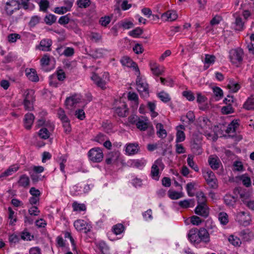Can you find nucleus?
Wrapping results in <instances>:
<instances>
[{
  "label": "nucleus",
  "instance_id": "obj_25",
  "mask_svg": "<svg viewBox=\"0 0 254 254\" xmlns=\"http://www.w3.org/2000/svg\"><path fill=\"white\" fill-rule=\"evenodd\" d=\"M242 200L250 209L254 211V200H249L245 197L246 194L243 192H239Z\"/></svg>",
  "mask_w": 254,
  "mask_h": 254
},
{
  "label": "nucleus",
  "instance_id": "obj_42",
  "mask_svg": "<svg viewBox=\"0 0 254 254\" xmlns=\"http://www.w3.org/2000/svg\"><path fill=\"white\" fill-rule=\"evenodd\" d=\"M213 92L215 96L216 100H219L223 96V92L219 87L215 86L213 88Z\"/></svg>",
  "mask_w": 254,
  "mask_h": 254
},
{
  "label": "nucleus",
  "instance_id": "obj_3",
  "mask_svg": "<svg viewBox=\"0 0 254 254\" xmlns=\"http://www.w3.org/2000/svg\"><path fill=\"white\" fill-rule=\"evenodd\" d=\"M23 105L25 110L31 111L33 109V103L35 101L34 91L32 89L26 90L24 94Z\"/></svg>",
  "mask_w": 254,
  "mask_h": 254
},
{
  "label": "nucleus",
  "instance_id": "obj_11",
  "mask_svg": "<svg viewBox=\"0 0 254 254\" xmlns=\"http://www.w3.org/2000/svg\"><path fill=\"white\" fill-rule=\"evenodd\" d=\"M188 238L190 242L194 245H198L201 243L197 228H192L190 230Z\"/></svg>",
  "mask_w": 254,
  "mask_h": 254
},
{
  "label": "nucleus",
  "instance_id": "obj_43",
  "mask_svg": "<svg viewBox=\"0 0 254 254\" xmlns=\"http://www.w3.org/2000/svg\"><path fill=\"white\" fill-rule=\"evenodd\" d=\"M196 196L197 198L198 204H206V197L203 192L202 191L198 192Z\"/></svg>",
  "mask_w": 254,
  "mask_h": 254
},
{
  "label": "nucleus",
  "instance_id": "obj_18",
  "mask_svg": "<svg viewBox=\"0 0 254 254\" xmlns=\"http://www.w3.org/2000/svg\"><path fill=\"white\" fill-rule=\"evenodd\" d=\"M25 74L27 78L31 81L37 82L39 81V77L36 70L34 68H26Z\"/></svg>",
  "mask_w": 254,
  "mask_h": 254
},
{
  "label": "nucleus",
  "instance_id": "obj_6",
  "mask_svg": "<svg viewBox=\"0 0 254 254\" xmlns=\"http://www.w3.org/2000/svg\"><path fill=\"white\" fill-rule=\"evenodd\" d=\"M88 154L89 160L93 162H100L103 158L102 150L98 147L90 149Z\"/></svg>",
  "mask_w": 254,
  "mask_h": 254
},
{
  "label": "nucleus",
  "instance_id": "obj_44",
  "mask_svg": "<svg viewBox=\"0 0 254 254\" xmlns=\"http://www.w3.org/2000/svg\"><path fill=\"white\" fill-rule=\"evenodd\" d=\"M39 5L40 11L46 12L50 6V2L48 0H41Z\"/></svg>",
  "mask_w": 254,
  "mask_h": 254
},
{
  "label": "nucleus",
  "instance_id": "obj_53",
  "mask_svg": "<svg viewBox=\"0 0 254 254\" xmlns=\"http://www.w3.org/2000/svg\"><path fill=\"white\" fill-rule=\"evenodd\" d=\"M33 238L34 236L26 230L23 231L21 234V238L24 241H31Z\"/></svg>",
  "mask_w": 254,
  "mask_h": 254
},
{
  "label": "nucleus",
  "instance_id": "obj_23",
  "mask_svg": "<svg viewBox=\"0 0 254 254\" xmlns=\"http://www.w3.org/2000/svg\"><path fill=\"white\" fill-rule=\"evenodd\" d=\"M157 129L156 134L159 138H165L167 136V131L164 128L163 125L161 123H158L156 126Z\"/></svg>",
  "mask_w": 254,
  "mask_h": 254
},
{
  "label": "nucleus",
  "instance_id": "obj_21",
  "mask_svg": "<svg viewBox=\"0 0 254 254\" xmlns=\"http://www.w3.org/2000/svg\"><path fill=\"white\" fill-rule=\"evenodd\" d=\"M116 113L121 117H126L128 114V110L126 104H123L121 106L116 108Z\"/></svg>",
  "mask_w": 254,
  "mask_h": 254
},
{
  "label": "nucleus",
  "instance_id": "obj_41",
  "mask_svg": "<svg viewBox=\"0 0 254 254\" xmlns=\"http://www.w3.org/2000/svg\"><path fill=\"white\" fill-rule=\"evenodd\" d=\"M221 20V17L220 16L216 15L213 17L210 22V26H208L206 27L207 32H209L211 29V26H213L219 24Z\"/></svg>",
  "mask_w": 254,
  "mask_h": 254
},
{
  "label": "nucleus",
  "instance_id": "obj_13",
  "mask_svg": "<svg viewBox=\"0 0 254 254\" xmlns=\"http://www.w3.org/2000/svg\"><path fill=\"white\" fill-rule=\"evenodd\" d=\"M210 167L214 170H217L221 164L219 158L216 155H210L208 159Z\"/></svg>",
  "mask_w": 254,
  "mask_h": 254
},
{
  "label": "nucleus",
  "instance_id": "obj_8",
  "mask_svg": "<svg viewBox=\"0 0 254 254\" xmlns=\"http://www.w3.org/2000/svg\"><path fill=\"white\" fill-rule=\"evenodd\" d=\"M164 167L162 161L160 159L156 160L151 167V175L152 178L155 180L159 179V169H163Z\"/></svg>",
  "mask_w": 254,
  "mask_h": 254
},
{
  "label": "nucleus",
  "instance_id": "obj_7",
  "mask_svg": "<svg viewBox=\"0 0 254 254\" xmlns=\"http://www.w3.org/2000/svg\"><path fill=\"white\" fill-rule=\"evenodd\" d=\"M136 83L137 91L140 93L141 96L143 97H147L149 96V90L147 83L144 80L137 77Z\"/></svg>",
  "mask_w": 254,
  "mask_h": 254
},
{
  "label": "nucleus",
  "instance_id": "obj_27",
  "mask_svg": "<svg viewBox=\"0 0 254 254\" xmlns=\"http://www.w3.org/2000/svg\"><path fill=\"white\" fill-rule=\"evenodd\" d=\"M19 169V167L16 165L10 166L8 169L0 174V178L9 176L14 172H16Z\"/></svg>",
  "mask_w": 254,
  "mask_h": 254
},
{
  "label": "nucleus",
  "instance_id": "obj_20",
  "mask_svg": "<svg viewBox=\"0 0 254 254\" xmlns=\"http://www.w3.org/2000/svg\"><path fill=\"white\" fill-rule=\"evenodd\" d=\"M34 116L31 113H27L25 115L24 126L26 129H29L33 123Z\"/></svg>",
  "mask_w": 254,
  "mask_h": 254
},
{
  "label": "nucleus",
  "instance_id": "obj_4",
  "mask_svg": "<svg viewBox=\"0 0 254 254\" xmlns=\"http://www.w3.org/2000/svg\"><path fill=\"white\" fill-rule=\"evenodd\" d=\"M203 176L205 179L208 185L212 189H215L218 187L217 179L214 173L209 169H204L202 171Z\"/></svg>",
  "mask_w": 254,
  "mask_h": 254
},
{
  "label": "nucleus",
  "instance_id": "obj_30",
  "mask_svg": "<svg viewBox=\"0 0 254 254\" xmlns=\"http://www.w3.org/2000/svg\"><path fill=\"white\" fill-rule=\"evenodd\" d=\"M121 63L123 65L129 66H134L136 65L135 63H134L129 57L127 56L123 57L120 61Z\"/></svg>",
  "mask_w": 254,
  "mask_h": 254
},
{
  "label": "nucleus",
  "instance_id": "obj_2",
  "mask_svg": "<svg viewBox=\"0 0 254 254\" xmlns=\"http://www.w3.org/2000/svg\"><path fill=\"white\" fill-rule=\"evenodd\" d=\"M109 74L108 72H104L102 77L95 73L93 74L91 76V79L94 83L98 87L103 90L107 88V83L109 81Z\"/></svg>",
  "mask_w": 254,
  "mask_h": 254
},
{
  "label": "nucleus",
  "instance_id": "obj_51",
  "mask_svg": "<svg viewBox=\"0 0 254 254\" xmlns=\"http://www.w3.org/2000/svg\"><path fill=\"white\" fill-rule=\"evenodd\" d=\"M112 17L109 16H105L100 18V24L104 27H106L111 22Z\"/></svg>",
  "mask_w": 254,
  "mask_h": 254
},
{
  "label": "nucleus",
  "instance_id": "obj_28",
  "mask_svg": "<svg viewBox=\"0 0 254 254\" xmlns=\"http://www.w3.org/2000/svg\"><path fill=\"white\" fill-rule=\"evenodd\" d=\"M18 183L19 186L27 188L29 187L30 184L29 178L27 175H23L20 176Z\"/></svg>",
  "mask_w": 254,
  "mask_h": 254
},
{
  "label": "nucleus",
  "instance_id": "obj_35",
  "mask_svg": "<svg viewBox=\"0 0 254 254\" xmlns=\"http://www.w3.org/2000/svg\"><path fill=\"white\" fill-rule=\"evenodd\" d=\"M150 68L153 73L157 76L162 74L164 72L163 67L157 66L155 64H151Z\"/></svg>",
  "mask_w": 254,
  "mask_h": 254
},
{
  "label": "nucleus",
  "instance_id": "obj_38",
  "mask_svg": "<svg viewBox=\"0 0 254 254\" xmlns=\"http://www.w3.org/2000/svg\"><path fill=\"white\" fill-rule=\"evenodd\" d=\"M168 196L171 199H178L183 196L182 192H180L175 190H169L168 191Z\"/></svg>",
  "mask_w": 254,
  "mask_h": 254
},
{
  "label": "nucleus",
  "instance_id": "obj_12",
  "mask_svg": "<svg viewBox=\"0 0 254 254\" xmlns=\"http://www.w3.org/2000/svg\"><path fill=\"white\" fill-rule=\"evenodd\" d=\"M197 232L200 242L208 244L210 242L209 234L206 229L201 228L199 230L197 229Z\"/></svg>",
  "mask_w": 254,
  "mask_h": 254
},
{
  "label": "nucleus",
  "instance_id": "obj_48",
  "mask_svg": "<svg viewBox=\"0 0 254 254\" xmlns=\"http://www.w3.org/2000/svg\"><path fill=\"white\" fill-rule=\"evenodd\" d=\"M39 136L44 139H48L50 137V132L45 127L42 128L39 131Z\"/></svg>",
  "mask_w": 254,
  "mask_h": 254
},
{
  "label": "nucleus",
  "instance_id": "obj_9",
  "mask_svg": "<svg viewBox=\"0 0 254 254\" xmlns=\"http://www.w3.org/2000/svg\"><path fill=\"white\" fill-rule=\"evenodd\" d=\"M74 227L78 231L84 233H87L91 229V226L90 224L87 223L83 220L79 219L74 221Z\"/></svg>",
  "mask_w": 254,
  "mask_h": 254
},
{
  "label": "nucleus",
  "instance_id": "obj_45",
  "mask_svg": "<svg viewBox=\"0 0 254 254\" xmlns=\"http://www.w3.org/2000/svg\"><path fill=\"white\" fill-rule=\"evenodd\" d=\"M72 206L74 211H82L86 210V206L84 204L78 203L77 202H74Z\"/></svg>",
  "mask_w": 254,
  "mask_h": 254
},
{
  "label": "nucleus",
  "instance_id": "obj_26",
  "mask_svg": "<svg viewBox=\"0 0 254 254\" xmlns=\"http://www.w3.org/2000/svg\"><path fill=\"white\" fill-rule=\"evenodd\" d=\"M40 45L41 49L44 51H50L52 45V41L49 39H44L41 41Z\"/></svg>",
  "mask_w": 254,
  "mask_h": 254
},
{
  "label": "nucleus",
  "instance_id": "obj_62",
  "mask_svg": "<svg viewBox=\"0 0 254 254\" xmlns=\"http://www.w3.org/2000/svg\"><path fill=\"white\" fill-rule=\"evenodd\" d=\"M50 59L49 56L47 54L44 55L40 60L41 64L42 66L48 65L50 63Z\"/></svg>",
  "mask_w": 254,
  "mask_h": 254
},
{
  "label": "nucleus",
  "instance_id": "obj_19",
  "mask_svg": "<svg viewBox=\"0 0 254 254\" xmlns=\"http://www.w3.org/2000/svg\"><path fill=\"white\" fill-rule=\"evenodd\" d=\"M138 145L137 143H129L127 145L126 149V152L129 155H134L139 150Z\"/></svg>",
  "mask_w": 254,
  "mask_h": 254
},
{
  "label": "nucleus",
  "instance_id": "obj_52",
  "mask_svg": "<svg viewBox=\"0 0 254 254\" xmlns=\"http://www.w3.org/2000/svg\"><path fill=\"white\" fill-rule=\"evenodd\" d=\"M142 32V30L140 28L137 27L129 31V35L133 38H137L140 35Z\"/></svg>",
  "mask_w": 254,
  "mask_h": 254
},
{
  "label": "nucleus",
  "instance_id": "obj_37",
  "mask_svg": "<svg viewBox=\"0 0 254 254\" xmlns=\"http://www.w3.org/2000/svg\"><path fill=\"white\" fill-rule=\"evenodd\" d=\"M244 108L248 110L254 109V97L249 98L244 104Z\"/></svg>",
  "mask_w": 254,
  "mask_h": 254
},
{
  "label": "nucleus",
  "instance_id": "obj_1",
  "mask_svg": "<svg viewBox=\"0 0 254 254\" xmlns=\"http://www.w3.org/2000/svg\"><path fill=\"white\" fill-rule=\"evenodd\" d=\"M244 51L241 48H237L232 49L229 53V58L231 62L238 66L240 64L243 60L244 58Z\"/></svg>",
  "mask_w": 254,
  "mask_h": 254
},
{
  "label": "nucleus",
  "instance_id": "obj_59",
  "mask_svg": "<svg viewBox=\"0 0 254 254\" xmlns=\"http://www.w3.org/2000/svg\"><path fill=\"white\" fill-rule=\"evenodd\" d=\"M183 95L188 100L190 101H193L195 99L193 93L190 91H185L183 92Z\"/></svg>",
  "mask_w": 254,
  "mask_h": 254
},
{
  "label": "nucleus",
  "instance_id": "obj_55",
  "mask_svg": "<svg viewBox=\"0 0 254 254\" xmlns=\"http://www.w3.org/2000/svg\"><path fill=\"white\" fill-rule=\"evenodd\" d=\"M62 123L63 127L64 128V132L66 134L69 133L71 130L69 120H68L66 121H64L62 122Z\"/></svg>",
  "mask_w": 254,
  "mask_h": 254
},
{
  "label": "nucleus",
  "instance_id": "obj_33",
  "mask_svg": "<svg viewBox=\"0 0 254 254\" xmlns=\"http://www.w3.org/2000/svg\"><path fill=\"white\" fill-rule=\"evenodd\" d=\"M238 122L236 121H232L228 126L226 131L228 133H233L236 131L237 128L239 127Z\"/></svg>",
  "mask_w": 254,
  "mask_h": 254
},
{
  "label": "nucleus",
  "instance_id": "obj_17",
  "mask_svg": "<svg viewBox=\"0 0 254 254\" xmlns=\"http://www.w3.org/2000/svg\"><path fill=\"white\" fill-rule=\"evenodd\" d=\"M177 17V14L174 10H168L161 15V18L165 21H173L175 20Z\"/></svg>",
  "mask_w": 254,
  "mask_h": 254
},
{
  "label": "nucleus",
  "instance_id": "obj_61",
  "mask_svg": "<svg viewBox=\"0 0 254 254\" xmlns=\"http://www.w3.org/2000/svg\"><path fill=\"white\" fill-rule=\"evenodd\" d=\"M98 246L100 250L102 253H104V252H107L109 249L108 246L104 241H100L98 243Z\"/></svg>",
  "mask_w": 254,
  "mask_h": 254
},
{
  "label": "nucleus",
  "instance_id": "obj_10",
  "mask_svg": "<svg viewBox=\"0 0 254 254\" xmlns=\"http://www.w3.org/2000/svg\"><path fill=\"white\" fill-rule=\"evenodd\" d=\"M194 212L196 214L206 218L209 215V210L206 204H197Z\"/></svg>",
  "mask_w": 254,
  "mask_h": 254
},
{
  "label": "nucleus",
  "instance_id": "obj_15",
  "mask_svg": "<svg viewBox=\"0 0 254 254\" xmlns=\"http://www.w3.org/2000/svg\"><path fill=\"white\" fill-rule=\"evenodd\" d=\"M246 214L244 211L240 212L237 214L236 218L241 224L247 225L249 224L250 218L249 215Z\"/></svg>",
  "mask_w": 254,
  "mask_h": 254
},
{
  "label": "nucleus",
  "instance_id": "obj_63",
  "mask_svg": "<svg viewBox=\"0 0 254 254\" xmlns=\"http://www.w3.org/2000/svg\"><path fill=\"white\" fill-rule=\"evenodd\" d=\"M191 201V199L182 200L179 202V205L182 208H187L190 206Z\"/></svg>",
  "mask_w": 254,
  "mask_h": 254
},
{
  "label": "nucleus",
  "instance_id": "obj_60",
  "mask_svg": "<svg viewBox=\"0 0 254 254\" xmlns=\"http://www.w3.org/2000/svg\"><path fill=\"white\" fill-rule=\"evenodd\" d=\"M222 108L221 111L224 114H229L234 112V110L231 105H228Z\"/></svg>",
  "mask_w": 254,
  "mask_h": 254
},
{
  "label": "nucleus",
  "instance_id": "obj_58",
  "mask_svg": "<svg viewBox=\"0 0 254 254\" xmlns=\"http://www.w3.org/2000/svg\"><path fill=\"white\" fill-rule=\"evenodd\" d=\"M70 20L69 17L67 15L61 16L58 21V23L61 25H65L69 23Z\"/></svg>",
  "mask_w": 254,
  "mask_h": 254
},
{
  "label": "nucleus",
  "instance_id": "obj_14",
  "mask_svg": "<svg viewBox=\"0 0 254 254\" xmlns=\"http://www.w3.org/2000/svg\"><path fill=\"white\" fill-rule=\"evenodd\" d=\"M177 130L176 133V142L179 143L184 141L185 140L186 136L184 132L185 127L183 125H180L176 127Z\"/></svg>",
  "mask_w": 254,
  "mask_h": 254
},
{
  "label": "nucleus",
  "instance_id": "obj_46",
  "mask_svg": "<svg viewBox=\"0 0 254 254\" xmlns=\"http://www.w3.org/2000/svg\"><path fill=\"white\" fill-rule=\"evenodd\" d=\"M124 230V226L120 223L117 224L113 227V231L116 235L121 234Z\"/></svg>",
  "mask_w": 254,
  "mask_h": 254
},
{
  "label": "nucleus",
  "instance_id": "obj_34",
  "mask_svg": "<svg viewBox=\"0 0 254 254\" xmlns=\"http://www.w3.org/2000/svg\"><path fill=\"white\" fill-rule=\"evenodd\" d=\"M57 17L52 14H49L45 16L44 21L46 24L51 25L55 23L57 20Z\"/></svg>",
  "mask_w": 254,
  "mask_h": 254
},
{
  "label": "nucleus",
  "instance_id": "obj_50",
  "mask_svg": "<svg viewBox=\"0 0 254 254\" xmlns=\"http://www.w3.org/2000/svg\"><path fill=\"white\" fill-rule=\"evenodd\" d=\"M240 180L243 184L246 187H249L251 186V180L250 178L247 175H243L240 177Z\"/></svg>",
  "mask_w": 254,
  "mask_h": 254
},
{
  "label": "nucleus",
  "instance_id": "obj_47",
  "mask_svg": "<svg viewBox=\"0 0 254 254\" xmlns=\"http://www.w3.org/2000/svg\"><path fill=\"white\" fill-rule=\"evenodd\" d=\"M158 97L164 103L168 102L171 100V98L170 97L169 95L164 91H161L158 94Z\"/></svg>",
  "mask_w": 254,
  "mask_h": 254
},
{
  "label": "nucleus",
  "instance_id": "obj_39",
  "mask_svg": "<svg viewBox=\"0 0 254 254\" xmlns=\"http://www.w3.org/2000/svg\"><path fill=\"white\" fill-rule=\"evenodd\" d=\"M225 203L229 206H233L236 203V198L230 195H226L224 198Z\"/></svg>",
  "mask_w": 254,
  "mask_h": 254
},
{
  "label": "nucleus",
  "instance_id": "obj_32",
  "mask_svg": "<svg viewBox=\"0 0 254 254\" xmlns=\"http://www.w3.org/2000/svg\"><path fill=\"white\" fill-rule=\"evenodd\" d=\"M228 88L233 92H237L240 88V85L234 80H230L227 85Z\"/></svg>",
  "mask_w": 254,
  "mask_h": 254
},
{
  "label": "nucleus",
  "instance_id": "obj_40",
  "mask_svg": "<svg viewBox=\"0 0 254 254\" xmlns=\"http://www.w3.org/2000/svg\"><path fill=\"white\" fill-rule=\"evenodd\" d=\"M228 240L235 247H240L242 243L240 238L233 235L230 236Z\"/></svg>",
  "mask_w": 254,
  "mask_h": 254
},
{
  "label": "nucleus",
  "instance_id": "obj_31",
  "mask_svg": "<svg viewBox=\"0 0 254 254\" xmlns=\"http://www.w3.org/2000/svg\"><path fill=\"white\" fill-rule=\"evenodd\" d=\"M244 23L243 22L242 18L240 17H236L235 21L234 23V27L235 30L242 31L244 28Z\"/></svg>",
  "mask_w": 254,
  "mask_h": 254
},
{
  "label": "nucleus",
  "instance_id": "obj_36",
  "mask_svg": "<svg viewBox=\"0 0 254 254\" xmlns=\"http://www.w3.org/2000/svg\"><path fill=\"white\" fill-rule=\"evenodd\" d=\"M216 58L214 55L206 54L205 55V59L204 61V64L205 65H207V67L210 65L213 64L215 61Z\"/></svg>",
  "mask_w": 254,
  "mask_h": 254
},
{
  "label": "nucleus",
  "instance_id": "obj_54",
  "mask_svg": "<svg viewBox=\"0 0 254 254\" xmlns=\"http://www.w3.org/2000/svg\"><path fill=\"white\" fill-rule=\"evenodd\" d=\"M77 4L80 8H86L90 4V0H77Z\"/></svg>",
  "mask_w": 254,
  "mask_h": 254
},
{
  "label": "nucleus",
  "instance_id": "obj_29",
  "mask_svg": "<svg viewBox=\"0 0 254 254\" xmlns=\"http://www.w3.org/2000/svg\"><path fill=\"white\" fill-rule=\"evenodd\" d=\"M218 218L220 224L222 225H226L229 222L228 215L226 212H220L218 214Z\"/></svg>",
  "mask_w": 254,
  "mask_h": 254
},
{
  "label": "nucleus",
  "instance_id": "obj_24",
  "mask_svg": "<svg viewBox=\"0 0 254 254\" xmlns=\"http://www.w3.org/2000/svg\"><path fill=\"white\" fill-rule=\"evenodd\" d=\"M240 236L243 241L247 242L251 241L254 238L253 234L249 229L242 230Z\"/></svg>",
  "mask_w": 254,
  "mask_h": 254
},
{
  "label": "nucleus",
  "instance_id": "obj_16",
  "mask_svg": "<svg viewBox=\"0 0 254 254\" xmlns=\"http://www.w3.org/2000/svg\"><path fill=\"white\" fill-rule=\"evenodd\" d=\"M190 147L192 152L196 155H200L202 152L201 141L198 140H193L191 143Z\"/></svg>",
  "mask_w": 254,
  "mask_h": 254
},
{
  "label": "nucleus",
  "instance_id": "obj_56",
  "mask_svg": "<svg viewBox=\"0 0 254 254\" xmlns=\"http://www.w3.org/2000/svg\"><path fill=\"white\" fill-rule=\"evenodd\" d=\"M58 116L62 122L69 120L65 114L64 111L61 108L59 109L58 111Z\"/></svg>",
  "mask_w": 254,
  "mask_h": 254
},
{
  "label": "nucleus",
  "instance_id": "obj_57",
  "mask_svg": "<svg viewBox=\"0 0 254 254\" xmlns=\"http://www.w3.org/2000/svg\"><path fill=\"white\" fill-rule=\"evenodd\" d=\"M74 54V50L71 47H66L63 53V55L67 57H71Z\"/></svg>",
  "mask_w": 254,
  "mask_h": 254
},
{
  "label": "nucleus",
  "instance_id": "obj_64",
  "mask_svg": "<svg viewBox=\"0 0 254 254\" xmlns=\"http://www.w3.org/2000/svg\"><path fill=\"white\" fill-rule=\"evenodd\" d=\"M8 240L11 244H15L19 241V237L15 234H12L9 236Z\"/></svg>",
  "mask_w": 254,
  "mask_h": 254
},
{
  "label": "nucleus",
  "instance_id": "obj_22",
  "mask_svg": "<svg viewBox=\"0 0 254 254\" xmlns=\"http://www.w3.org/2000/svg\"><path fill=\"white\" fill-rule=\"evenodd\" d=\"M150 123L148 122L147 120H141L138 119L136 122L135 125L138 129L141 131H145L148 127V126Z\"/></svg>",
  "mask_w": 254,
  "mask_h": 254
},
{
  "label": "nucleus",
  "instance_id": "obj_49",
  "mask_svg": "<svg viewBox=\"0 0 254 254\" xmlns=\"http://www.w3.org/2000/svg\"><path fill=\"white\" fill-rule=\"evenodd\" d=\"M40 17L37 15H34L31 17L29 22V26L30 27H34L40 22Z\"/></svg>",
  "mask_w": 254,
  "mask_h": 254
},
{
  "label": "nucleus",
  "instance_id": "obj_5",
  "mask_svg": "<svg viewBox=\"0 0 254 254\" xmlns=\"http://www.w3.org/2000/svg\"><path fill=\"white\" fill-rule=\"evenodd\" d=\"M198 124L206 136H211L209 132L211 129V122L207 118L204 117L199 118Z\"/></svg>",
  "mask_w": 254,
  "mask_h": 254
}]
</instances>
